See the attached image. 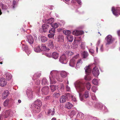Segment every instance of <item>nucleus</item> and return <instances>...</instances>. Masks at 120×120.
Segmentation results:
<instances>
[{
    "label": "nucleus",
    "mask_w": 120,
    "mask_h": 120,
    "mask_svg": "<svg viewBox=\"0 0 120 120\" xmlns=\"http://www.w3.org/2000/svg\"><path fill=\"white\" fill-rule=\"evenodd\" d=\"M9 100L8 99H7L4 102V106H6L8 105L9 103Z\"/></svg>",
    "instance_id": "nucleus-38"
},
{
    "label": "nucleus",
    "mask_w": 120,
    "mask_h": 120,
    "mask_svg": "<svg viewBox=\"0 0 120 120\" xmlns=\"http://www.w3.org/2000/svg\"><path fill=\"white\" fill-rule=\"evenodd\" d=\"M86 87L88 90H89L91 87V85L89 82H87L86 84Z\"/></svg>",
    "instance_id": "nucleus-37"
},
{
    "label": "nucleus",
    "mask_w": 120,
    "mask_h": 120,
    "mask_svg": "<svg viewBox=\"0 0 120 120\" xmlns=\"http://www.w3.org/2000/svg\"><path fill=\"white\" fill-rule=\"evenodd\" d=\"M40 83V81L39 80H36L35 82V83L37 85H39Z\"/></svg>",
    "instance_id": "nucleus-48"
},
{
    "label": "nucleus",
    "mask_w": 120,
    "mask_h": 120,
    "mask_svg": "<svg viewBox=\"0 0 120 120\" xmlns=\"http://www.w3.org/2000/svg\"><path fill=\"white\" fill-rule=\"evenodd\" d=\"M50 26L46 23L43 24L42 26V32L45 33L47 31L48 29L49 28Z\"/></svg>",
    "instance_id": "nucleus-11"
},
{
    "label": "nucleus",
    "mask_w": 120,
    "mask_h": 120,
    "mask_svg": "<svg viewBox=\"0 0 120 120\" xmlns=\"http://www.w3.org/2000/svg\"><path fill=\"white\" fill-rule=\"evenodd\" d=\"M51 26H52L53 28L55 29L58 27V25L57 23H56L54 24H52V25H51Z\"/></svg>",
    "instance_id": "nucleus-42"
},
{
    "label": "nucleus",
    "mask_w": 120,
    "mask_h": 120,
    "mask_svg": "<svg viewBox=\"0 0 120 120\" xmlns=\"http://www.w3.org/2000/svg\"><path fill=\"white\" fill-rule=\"evenodd\" d=\"M86 45L85 42H82L81 44L80 47L81 49H84L85 48Z\"/></svg>",
    "instance_id": "nucleus-39"
},
{
    "label": "nucleus",
    "mask_w": 120,
    "mask_h": 120,
    "mask_svg": "<svg viewBox=\"0 0 120 120\" xmlns=\"http://www.w3.org/2000/svg\"><path fill=\"white\" fill-rule=\"evenodd\" d=\"M89 52L92 54L94 53V51L93 49H90L89 50Z\"/></svg>",
    "instance_id": "nucleus-51"
},
{
    "label": "nucleus",
    "mask_w": 120,
    "mask_h": 120,
    "mask_svg": "<svg viewBox=\"0 0 120 120\" xmlns=\"http://www.w3.org/2000/svg\"><path fill=\"white\" fill-rule=\"evenodd\" d=\"M41 48V50H44L46 51H48L50 49L46 47L45 44L42 45Z\"/></svg>",
    "instance_id": "nucleus-22"
},
{
    "label": "nucleus",
    "mask_w": 120,
    "mask_h": 120,
    "mask_svg": "<svg viewBox=\"0 0 120 120\" xmlns=\"http://www.w3.org/2000/svg\"><path fill=\"white\" fill-rule=\"evenodd\" d=\"M49 78L51 84H55L56 79L60 81L59 72L56 70L52 71L51 72Z\"/></svg>",
    "instance_id": "nucleus-1"
},
{
    "label": "nucleus",
    "mask_w": 120,
    "mask_h": 120,
    "mask_svg": "<svg viewBox=\"0 0 120 120\" xmlns=\"http://www.w3.org/2000/svg\"><path fill=\"white\" fill-rule=\"evenodd\" d=\"M52 112V110L51 109H49L48 111V114H49L51 113Z\"/></svg>",
    "instance_id": "nucleus-58"
},
{
    "label": "nucleus",
    "mask_w": 120,
    "mask_h": 120,
    "mask_svg": "<svg viewBox=\"0 0 120 120\" xmlns=\"http://www.w3.org/2000/svg\"><path fill=\"white\" fill-rule=\"evenodd\" d=\"M75 62L74 59H71L70 61L69 64L70 66L74 67L75 65Z\"/></svg>",
    "instance_id": "nucleus-28"
},
{
    "label": "nucleus",
    "mask_w": 120,
    "mask_h": 120,
    "mask_svg": "<svg viewBox=\"0 0 120 120\" xmlns=\"http://www.w3.org/2000/svg\"><path fill=\"white\" fill-rule=\"evenodd\" d=\"M75 86L77 90L79 92H82L85 89L84 84L81 82L78 81L75 83Z\"/></svg>",
    "instance_id": "nucleus-2"
},
{
    "label": "nucleus",
    "mask_w": 120,
    "mask_h": 120,
    "mask_svg": "<svg viewBox=\"0 0 120 120\" xmlns=\"http://www.w3.org/2000/svg\"><path fill=\"white\" fill-rule=\"evenodd\" d=\"M67 73L65 71H62L60 72V76L63 78H65L67 76Z\"/></svg>",
    "instance_id": "nucleus-29"
},
{
    "label": "nucleus",
    "mask_w": 120,
    "mask_h": 120,
    "mask_svg": "<svg viewBox=\"0 0 120 120\" xmlns=\"http://www.w3.org/2000/svg\"><path fill=\"white\" fill-rule=\"evenodd\" d=\"M55 96L56 98H58L60 96V94L59 92L56 93H55Z\"/></svg>",
    "instance_id": "nucleus-44"
},
{
    "label": "nucleus",
    "mask_w": 120,
    "mask_h": 120,
    "mask_svg": "<svg viewBox=\"0 0 120 120\" xmlns=\"http://www.w3.org/2000/svg\"><path fill=\"white\" fill-rule=\"evenodd\" d=\"M39 39L41 40L42 42H44L47 41L48 38L43 36H40L39 37Z\"/></svg>",
    "instance_id": "nucleus-18"
},
{
    "label": "nucleus",
    "mask_w": 120,
    "mask_h": 120,
    "mask_svg": "<svg viewBox=\"0 0 120 120\" xmlns=\"http://www.w3.org/2000/svg\"><path fill=\"white\" fill-rule=\"evenodd\" d=\"M34 50L36 52H40L41 50L40 46H38L37 47L35 48L34 49Z\"/></svg>",
    "instance_id": "nucleus-34"
},
{
    "label": "nucleus",
    "mask_w": 120,
    "mask_h": 120,
    "mask_svg": "<svg viewBox=\"0 0 120 120\" xmlns=\"http://www.w3.org/2000/svg\"><path fill=\"white\" fill-rule=\"evenodd\" d=\"M63 32L64 34L67 35H70V34L71 33V32L69 30H64Z\"/></svg>",
    "instance_id": "nucleus-36"
},
{
    "label": "nucleus",
    "mask_w": 120,
    "mask_h": 120,
    "mask_svg": "<svg viewBox=\"0 0 120 120\" xmlns=\"http://www.w3.org/2000/svg\"><path fill=\"white\" fill-rule=\"evenodd\" d=\"M54 35L53 34H48V36L49 38H52L54 37Z\"/></svg>",
    "instance_id": "nucleus-52"
},
{
    "label": "nucleus",
    "mask_w": 120,
    "mask_h": 120,
    "mask_svg": "<svg viewBox=\"0 0 120 120\" xmlns=\"http://www.w3.org/2000/svg\"><path fill=\"white\" fill-rule=\"evenodd\" d=\"M4 118L12 116L14 114V113L11 109L6 110L3 113Z\"/></svg>",
    "instance_id": "nucleus-4"
},
{
    "label": "nucleus",
    "mask_w": 120,
    "mask_h": 120,
    "mask_svg": "<svg viewBox=\"0 0 120 120\" xmlns=\"http://www.w3.org/2000/svg\"><path fill=\"white\" fill-rule=\"evenodd\" d=\"M54 113H55V111L54 110H53L52 111V112H51V115H54Z\"/></svg>",
    "instance_id": "nucleus-61"
},
{
    "label": "nucleus",
    "mask_w": 120,
    "mask_h": 120,
    "mask_svg": "<svg viewBox=\"0 0 120 120\" xmlns=\"http://www.w3.org/2000/svg\"><path fill=\"white\" fill-rule=\"evenodd\" d=\"M7 82L5 81L4 78H1L0 79V85L2 86H5L7 84Z\"/></svg>",
    "instance_id": "nucleus-14"
},
{
    "label": "nucleus",
    "mask_w": 120,
    "mask_h": 120,
    "mask_svg": "<svg viewBox=\"0 0 120 120\" xmlns=\"http://www.w3.org/2000/svg\"><path fill=\"white\" fill-rule=\"evenodd\" d=\"M32 104L37 105L38 106H41L42 105V102L40 100H38L34 102V103Z\"/></svg>",
    "instance_id": "nucleus-23"
},
{
    "label": "nucleus",
    "mask_w": 120,
    "mask_h": 120,
    "mask_svg": "<svg viewBox=\"0 0 120 120\" xmlns=\"http://www.w3.org/2000/svg\"><path fill=\"white\" fill-rule=\"evenodd\" d=\"M93 74L95 76L97 77L99 74V70L98 67L95 66L94 67L92 70Z\"/></svg>",
    "instance_id": "nucleus-7"
},
{
    "label": "nucleus",
    "mask_w": 120,
    "mask_h": 120,
    "mask_svg": "<svg viewBox=\"0 0 120 120\" xmlns=\"http://www.w3.org/2000/svg\"><path fill=\"white\" fill-rule=\"evenodd\" d=\"M52 57L55 59H57L59 57V54L56 52H53L52 55Z\"/></svg>",
    "instance_id": "nucleus-26"
},
{
    "label": "nucleus",
    "mask_w": 120,
    "mask_h": 120,
    "mask_svg": "<svg viewBox=\"0 0 120 120\" xmlns=\"http://www.w3.org/2000/svg\"><path fill=\"white\" fill-rule=\"evenodd\" d=\"M92 83L95 85H97L98 84V81L96 79H93L92 81Z\"/></svg>",
    "instance_id": "nucleus-41"
},
{
    "label": "nucleus",
    "mask_w": 120,
    "mask_h": 120,
    "mask_svg": "<svg viewBox=\"0 0 120 120\" xmlns=\"http://www.w3.org/2000/svg\"><path fill=\"white\" fill-rule=\"evenodd\" d=\"M48 45L51 48L54 49V48L53 41L52 40H50L48 42Z\"/></svg>",
    "instance_id": "nucleus-24"
},
{
    "label": "nucleus",
    "mask_w": 120,
    "mask_h": 120,
    "mask_svg": "<svg viewBox=\"0 0 120 120\" xmlns=\"http://www.w3.org/2000/svg\"><path fill=\"white\" fill-rule=\"evenodd\" d=\"M27 41L30 44H32L34 42V39L32 36L28 34L26 36Z\"/></svg>",
    "instance_id": "nucleus-12"
},
{
    "label": "nucleus",
    "mask_w": 120,
    "mask_h": 120,
    "mask_svg": "<svg viewBox=\"0 0 120 120\" xmlns=\"http://www.w3.org/2000/svg\"><path fill=\"white\" fill-rule=\"evenodd\" d=\"M49 82L47 79L45 78H43L42 80L41 84L42 85H48Z\"/></svg>",
    "instance_id": "nucleus-25"
},
{
    "label": "nucleus",
    "mask_w": 120,
    "mask_h": 120,
    "mask_svg": "<svg viewBox=\"0 0 120 120\" xmlns=\"http://www.w3.org/2000/svg\"><path fill=\"white\" fill-rule=\"evenodd\" d=\"M82 62L81 59H79L77 61L76 64V67L77 68H79L82 64Z\"/></svg>",
    "instance_id": "nucleus-32"
},
{
    "label": "nucleus",
    "mask_w": 120,
    "mask_h": 120,
    "mask_svg": "<svg viewBox=\"0 0 120 120\" xmlns=\"http://www.w3.org/2000/svg\"><path fill=\"white\" fill-rule=\"evenodd\" d=\"M90 66L89 65L86 66L84 68L86 73L87 74H88L86 75L85 77V79L86 80H89L91 79V77L89 74V73L91 72V69L90 68Z\"/></svg>",
    "instance_id": "nucleus-3"
},
{
    "label": "nucleus",
    "mask_w": 120,
    "mask_h": 120,
    "mask_svg": "<svg viewBox=\"0 0 120 120\" xmlns=\"http://www.w3.org/2000/svg\"><path fill=\"white\" fill-rule=\"evenodd\" d=\"M92 98L94 100H96L97 99V98L95 94H93L92 95Z\"/></svg>",
    "instance_id": "nucleus-43"
},
{
    "label": "nucleus",
    "mask_w": 120,
    "mask_h": 120,
    "mask_svg": "<svg viewBox=\"0 0 120 120\" xmlns=\"http://www.w3.org/2000/svg\"><path fill=\"white\" fill-rule=\"evenodd\" d=\"M3 116H4V115L3 114H1L0 115V120H2L3 119Z\"/></svg>",
    "instance_id": "nucleus-56"
},
{
    "label": "nucleus",
    "mask_w": 120,
    "mask_h": 120,
    "mask_svg": "<svg viewBox=\"0 0 120 120\" xmlns=\"http://www.w3.org/2000/svg\"><path fill=\"white\" fill-rule=\"evenodd\" d=\"M73 105L69 102H68L65 104V108L69 109H71L73 106Z\"/></svg>",
    "instance_id": "nucleus-19"
},
{
    "label": "nucleus",
    "mask_w": 120,
    "mask_h": 120,
    "mask_svg": "<svg viewBox=\"0 0 120 120\" xmlns=\"http://www.w3.org/2000/svg\"><path fill=\"white\" fill-rule=\"evenodd\" d=\"M116 8V10L117 11V12L115 13L114 11L115 10V9L114 7L112 8V11L113 14L115 15L116 16L119 15H120V7H117Z\"/></svg>",
    "instance_id": "nucleus-13"
},
{
    "label": "nucleus",
    "mask_w": 120,
    "mask_h": 120,
    "mask_svg": "<svg viewBox=\"0 0 120 120\" xmlns=\"http://www.w3.org/2000/svg\"><path fill=\"white\" fill-rule=\"evenodd\" d=\"M57 41H58L60 42V34H59L58 36L57 37Z\"/></svg>",
    "instance_id": "nucleus-57"
},
{
    "label": "nucleus",
    "mask_w": 120,
    "mask_h": 120,
    "mask_svg": "<svg viewBox=\"0 0 120 120\" xmlns=\"http://www.w3.org/2000/svg\"><path fill=\"white\" fill-rule=\"evenodd\" d=\"M51 120H56V119L55 118H52Z\"/></svg>",
    "instance_id": "nucleus-64"
},
{
    "label": "nucleus",
    "mask_w": 120,
    "mask_h": 120,
    "mask_svg": "<svg viewBox=\"0 0 120 120\" xmlns=\"http://www.w3.org/2000/svg\"><path fill=\"white\" fill-rule=\"evenodd\" d=\"M50 87L51 90L52 92H54L57 88L56 86L54 85H50Z\"/></svg>",
    "instance_id": "nucleus-30"
},
{
    "label": "nucleus",
    "mask_w": 120,
    "mask_h": 120,
    "mask_svg": "<svg viewBox=\"0 0 120 120\" xmlns=\"http://www.w3.org/2000/svg\"><path fill=\"white\" fill-rule=\"evenodd\" d=\"M22 48L26 52L28 55L31 53V51L28 49L27 46L26 45H23L22 46Z\"/></svg>",
    "instance_id": "nucleus-16"
},
{
    "label": "nucleus",
    "mask_w": 120,
    "mask_h": 120,
    "mask_svg": "<svg viewBox=\"0 0 120 120\" xmlns=\"http://www.w3.org/2000/svg\"><path fill=\"white\" fill-rule=\"evenodd\" d=\"M71 113L73 114V115H74L75 113V111L73 110V111H72L71 112Z\"/></svg>",
    "instance_id": "nucleus-60"
},
{
    "label": "nucleus",
    "mask_w": 120,
    "mask_h": 120,
    "mask_svg": "<svg viewBox=\"0 0 120 120\" xmlns=\"http://www.w3.org/2000/svg\"><path fill=\"white\" fill-rule=\"evenodd\" d=\"M100 49L101 51H103V45H101L100 48Z\"/></svg>",
    "instance_id": "nucleus-59"
},
{
    "label": "nucleus",
    "mask_w": 120,
    "mask_h": 120,
    "mask_svg": "<svg viewBox=\"0 0 120 120\" xmlns=\"http://www.w3.org/2000/svg\"><path fill=\"white\" fill-rule=\"evenodd\" d=\"M54 20V18H51L48 19H45L43 20L42 21L44 23H46L47 24L50 25L51 26V25L52 24Z\"/></svg>",
    "instance_id": "nucleus-9"
},
{
    "label": "nucleus",
    "mask_w": 120,
    "mask_h": 120,
    "mask_svg": "<svg viewBox=\"0 0 120 120\" xmlns=\"http://www.w3.org/2000/svg\"><path fill=\"white\" fill-rule=\"evenodd\" d=\"M49 88L47 86L43 87L41 89V93L43 95H47L49 93Z\"/></svg>",
    "instance_id": "nucleus-6"
},
{
    "label": "nucleus",
    "mask_w": 120,
    "mask_h": 120,
    "mask_svg": "<svg viewBox=\"0 0 120 120\" xmlns=\"http://www.w3.org/2000/svg\"><path fill=\"white\" fill-rule=\"evenodd\" d=\"M49 33H52V34L54 35L55 33V29L53 28H51V30H49Z\"/></svg>",
    "instance_id": "nucleus-40"
},
{
    "label": "nucleus",
    "mask_w": 120,
    "mask_h": 120,
    "mask_svg": "<svg viewBox=\"0 0 120 120\" xmlns=\"http://www.w3.org/2000/svg\"><path fill=\"white\" fill-rule=\"evenodd\" d=\"M66 38L67 41L69 42H72L74 39L73 37L71 35H67Z\"/></svg>",
    "instance_id": "nucleus-20"
},
{
    "label": "nucleus",
    "mask_w": 120,
    "mask_h": 120,
    "mask_svg": "<svg viewBox=\"0 0 120 120\" xmlns=\"http://www.w3.org/2000/svg\"><path fill=\"white\" fill-rule=\"evenodd\" d=\"M117 33L118 35L120 36V30L117 31Z\"/></svg>",
    "instance_id": "nucleus-62"
},
{
    "label": "nucleus",
    "mask_w": 120,
    "mask_h": 120,
    "mask_svg": "<svg viewBox=\"0 0 120 120\" xmlns=\"http://www.w3.org/2000/svg\"><path fill=\"white\" fill-rule=\"evenodd\" d=\"M6 78L7 80H9L11 79L12 76L11 74L8 73H6Z\"/></svg>",
    "instance_id": "nucleus-27"
},
{
    "label": "nucleus",
    "mask_w": 120,
    "mask_h": 120,
    "mask_svg": "<svg viewBox=\"0 0 120 120\" xmlns=\"http://www.w3.org/2000/svg\"><path fill=\"white\" fill-rule=\"evenodd\" d=\"M68 55L67 54H64L63 55L61 56H60V60L63 61H64L66 60V58ZM61 62L60 61V62Z\"/></svg>",
    "instance_id": "nucleus-31"
},
{
    "label": "nucleus",
    "mask_w": 120,
    "mask_h": 120,
    "mask_svg": "<svg viewBox=\"0 0 120 120\" xmlns=\"http://www.w3.org/2000/svg\"><path fill=\"white\" fill-rule=\"evenodd\" d=\"M98 107H100V108H101V107H102V105H99Z\"/></svg>",
    "instance_id": "nucleus-63"
},
{
    "label": "nucleus",
    "mask_w": 120,
    "mask_h": 120,
    "mask_svg": "<svg viewBox=\"0 0 120 120\" xmlns=\"http://www.w3.org/2000/svg\"><path fill=\"white\" fill-rule=\"evenodd\" d=\"M8 91V90H5L3 94L2 99H4L6 98L9 94Z\"/></svg>",
    "instance_id": "nucleus-21"
},
{
    "label": "nucleus",
    "mask_w": 120,
    "mask_h": 120,
    "mask_svg": "<svg viewBox=\"0 0 120 120\" xmlns=\"http://www.w3.org/2000/svg\"><path fill=\"white\" fill-rule=\"evenodd\" d=\"M31 106L33 108L32 109L36 113H38L40 111V107L41 106H38L37 105H35L34 104H32Z\"/></svg>",
    "instance_id": "nucleus-10"
},
{
    "label": "nucleus",
    "mask_w": 120,
    "mask_h": 120,
    "mask_svg": "<svg viewBox=\"0 0 120 120\" xmlns=\"http://www.w3.org/2000/svg\"><path fill=\"white\" fill-rule=\"evenodd\" d=\"M66 89L67 91H70V88L68 86V85H67L66 87Z\"/></svg>",
    "instance_id": "nucleus-50"
},
{
    "label": "nucleus",
    "mask_w": 120,
    "mask_h": 120,
    "mask_svg": "<svg viewBox=\"0 0 120 120\" xmlns=\"http://www.w3.org/2000/svg\"><path fill=\"white\" fill-rule=\"evenodd\" d=\"M64 87L63 84H61L60 85V89L63 90L64 89Z\"/></svg>",
    "instance_id": "nucleus-49"
},
{
    "label": "nucleus",
    "mask_w": 120,
    "mask_h": 120,
    "mask_svg": "<svg viewBox=\"0 0 120 120\" xmlns=\"http://www.w3.org/2000/svg\"><path fill=\"white\" fill-rule=\"evenodd\" d=\"M40 75V74H39L38 75H37V73L36 74H35L34 75V76H33V77L35 76H36L37 77H39Z\"/></svg>",
    "instance_id": "nucleus-55"
},
{
    "label": "nucleus",
    "mask_w": 120,
    "mask_h": 120,
    "mask_svg": "<svg viewBox=\"0 0 120 120\" xmlns=\"http://www.w3.org/2000/svg\"><path fill=\"white\" fill-rule=\"evenodd\" d=\"M50 96H48L45 97V101H47L49 99Z\"/></svg>",
    "instance_id": "nucleus-53"
},
{
    "label": "nucleus",
    "mask_w": 120,
    "mask_h": 120,
    "mask_svg": "<svg viewBox=\"0 0 120 120\" xmlns=\"http://www.w3.org/2000/svg\"><path fill=\"white\" fill-rule=\"evenodd\" d=\"M83 32L82 31H74L72 32V34L74 35L78 36L83 34Z\"/></svg>",
    "instance_id": "nucleus-17"
},
{
    "label": "nucleus",
    "mask_w": 120,
    "mask_h": 120,
    "mask_svg": "<svg viewBox=\"0 0 120 120\" xmlns=\"http://www.w3.org/2000/svg\"><path fill=\"white\" fill-rule=\"evenodd\" d=\"M61 99L62 103L65 102L66 101L67 96L66 95H63L62 96Z\"/></svg>",
    "instance_id": "nucleus-35"
},
{
    "label": "nucleus",
    "mask_w": 120,
    "mask_h": 120,
    "mask_svg": "<svg viewBox=\"0 0 120 120\" xmlns=\"http://www.w3.org/2000/svg\"><path fill=\"white\" fill-rule=\"evenodd\" d=\"M15 4L16 1L15 0H14L13 1V4L12 5L13 8L14 9L15 7Z\"/></svg>",
    "instance_id": "nucleus-45"
},
{
    "label": "nucleus",
    "mask_w": 120,
    "mask_h": 120,
    "mask_svg": "<svg viewBox=\"0 0 120 120\" xmlns=\"http://www.w3.org/2000/svg\"><path fill=\"white\" fill-rule=\"evenodd\" d=\"M79 4H81V2L80 0H75Z\"/></svg>",
    "instance_id": "nucleus-54"
},
{
    "label": "nucleus",
    "mask_w": 120,
    "mask_h": 120,
    "mask_svg": "<svg viewBox=\"0 0 120 120\" xmlns=\"http://www.w3.org/2000/svg\"><path fill=\"white\" fill-rule=\"evenodd\" d=\"M79 95L80 100L81 101L84 100L85 99L88 98L90 97L89 91H87L85 92L84 95H82L81 94L79 93Z\"/></svg>",
    "instance_id": "nucleus-5"
},
{
    "label": "nucleus",
    "mask_w": 120,
    "mask_h": 120,
    "mask_svg": "<svg viewBox=\"0 0 120 120\" xmlns=\"http://www.w3.org/2000/svg\"><path fill=\"white\" fill-rule=\"evenodd\" d=\"M2 7L3 9H7L8 8V7L7 6L3 4H2Z\"/></svg>",
    "instance_id": "nucleus-46"
},
{
    "label": "nucleus",
    "mask_w": 120,
    "mask_h": 120,
    "mask_svg": "<svg viewBox=\"0 0 120 120\" xmlns=\"http://www.w3.org/2000/svg\"><path fill=\"white\" fill-rule=\"evenodd\" d=\"M82 56L84 58H86L88 55L87 52L85 51L82 52Z\"/></svg>",
    "instance_id": "nucleus-33"
},
{
    "label": "nucleus",
    "mask_w": 120,
    "mask_h": 120,
    "mask_svg": "<svg viewBox=\"0 0 120 120\" xmlns=\"http://www.w3.org/2000/svg\"><path fill=\"white\" fill-rule=\"evenodd\" d=\"M71 96L72 100L75 102L76 101V98H75L73 96L71 95Z\"/></svg>",
    "instance_id": "nucleus-47"
},
{
    "label": "nucleus",
    "mask_w": 120,
    "mask_h": 120,
    "mask_svg": "<svg viewBox=\"0 0 120 120\" xmlns=\"http://www.w3.org/2000/svg\"><path fill=\"white\" fill-rule=\"evenodd\" d=\"M26 92L28 98L29 99L31 100L33 98V94L31 89L30 88H28Z\"/></svg>",
    "instance_id": "nucleus-8"
},
{
    "label": "nucleus",
    "mask_w": 120,
    "mask_h": 120,
    "mask_svg": "<svg viewBox=\"0 0 120 120\" xmlns=\"http://www.w3.org/2000/svg\"><path fill=\"white\" fill-rule=\"evenodd\" d=\"M106 38L107 42L106 44H109L112 42L113 40L112 39V37L111 35H108L106 37Z\"/></svg>",
    "instance_id": "nucleus-15"
}]
</instances>
